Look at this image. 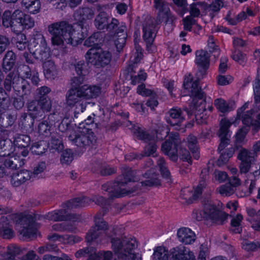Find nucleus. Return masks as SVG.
<instances>
[{"label":"nucleus","mask_w":260,"mask_h":260,"mask_svg":"<svg viewBox=\"0 0 260 260\" xmlns=\"http://www.w3.org/2000/svg\"><path fill=\"white\" fill-rule=\"evenodd\" d=\"M254 103L256 105L260 102V69H258L257 76L253 85Z\"/></svg>","instance_id":"48"},{"label":"nucleus","mask_w":260,"mask_h":260,"mask_svg":"<svg viewBox=\"0 0 260 260\" xmlns=\"http://www.w3.org/2000/svg\"><path fill=\"white\" fill-rule=\"evenodd\" d=\"M50 144L51 149L58 152L61 151L64 147L61 138L57 134L51 135Z\"/></svg>","instance_id":"41"},{"label":"nucleus","mask_w":260,"mask_h":260,"mask_svg":"<svg viewBox=\"0 0 260 260\" xmlns=\"http://www.w3.org/2000/svg\"><path fill=\"white\" fill-rule=\"evenodd\" d=\"M43 63L45 77L49 80L54 79L57 76L58 70L54 61L49 59Z\"/></svg>","instance_id":"27"},{"label":"nucleus","mask_w":260,"mask_h":260,"mask_svg":"<svg viewBox=\"0 0 260 260\" xmlns=\"http://www.w3.org/2000/svg\"><path fill=\"white\" fill-rule=\"evenodd\" d=\"M148 144L145 147L143 154L141 155H137L136 154H132L127 155L125 156V159L131 161L133 159H141L143 156H149L153 155L156 151L157 146L155 144L154 138L148 143Z\"/></svg>","instance_id":"20"},{"label":"nucleus","mask_w":260,"mask_h":260,"mask_svg":"<svg viewBox=\"0 0 260 260\" xmlns=\"http://www.w3.org/2000/svg\"><path fill=\"white\" fill-rule=\"evenodd\" d=\"M193 78L191 75H188L185 77L183 82V87L185 89H190V96L193 98L192 103L189 106V108L184 107L183 110L185 111L188 116L192 115L194 112V110L199 111L201 110H205L204 103L205 102V95L199 86V81L196 80L193 81Z\"/></svg>","instance_id":"6"},{"label":"nucleus","mask_w":260,"mask_h":260,"mask_svg":"<svg viewBox=\"0 0 260 260\" xmlns=\"http://www.w3.org/2000/svg\"><path fill=\"white\" fill-rule=\"evenodd\" d=\"M32 116L27 115L26 113H24L21 115L20 123L26 131H32L34 128L35 119Z\"/></svg>","instance_id":"39"},{"label":"nucleus","mask_w":260,"mask_h":260,"mask_svg":"<svg viewBox=\"0 0 260 260\" xmlns=\"http://www.w3.org/2000/svg\"><path fill=\"white\" fill-rule=\"evenodd\" d=\"M84 60H80L76 62L74 64V68L75 71L77 74V75H83L85 76L87 73V64Z\"/></svg>","instance_id":"53"},{"label":"nucleus","mask_w":260,"mask_h":260,"mask_svg":"<svg viewBox=\"0 0 260 260\" xmlns=\"http://www.w3.org/2000/svg\"><path fill=\"white\" fill-rule=\"evenodd\" d=\"M17 35L15 38L16 47L20 51L24 50L28 46V42L26 36L22 33H17Z\"/></svg>","instance_id":"49"},{"label":"nucleus","mask_w":260,"mask_h":260,"mask_svg":"<svg viewBox=\"0 0 260 260\" xmlns=\"http://www.w3.org/2000/svg\"><path fill=\"white\" fill-rule=\"evenodd\" d=\"M16 56L12 50L8 51L3 59L2 67L4 72L11 71L15 64Z\"/></svg>","instance_id":"25"},{"label":"nucleus","mask_w":260,"mask_h":260,"mask_svg":"<svg viewBox=\"0 0 260 260\" xmlns=\"http://www.w3.org/2000/svg\"><path fill=\"white\" fill-rule=\"evenodd\" d=\"M51 127V126L49 125L46 120H43L38 125V132L41 135L47 137L50 134Z\"/></svg>","instance_id":"62"},{"label":"nucleus","mask_w":260,"mask_h":260,"mask_svg":"<svg viewBox=\"0 0 260 260\" xmlns=\"http://www.w3.org/2000/svg\"><path fill=\"white\" fill-rule=\"evenodd\" d=\"M135 49L134 58L132 57L131 58L126 68L127 74L131 77V83L134 85L145 80L147 77L146 73L141 68H139L138 66L143 56L142 49L139 45L136 44Z\"/></svg>","instance_id":"7"},{"label":"nucleus","mask_w":260,"mask_h":260,"mask_svg":"<svg viewBox=\"0 0 260 260\" xmlns=\"http://www.w3.org/2000/svg\"><path fill=\"white\" fill-rule=\"evenodd\" d=\"M31 173L27 170H21L13 173L11 176V183L14 186H19L30 179Z\"/></svg>","instance_id":"22"},{"label":"nucleus","mask_w":260,"mask_h":260,"mask_svg":"<svg viewBox=\"0 0 260 260\" xmlns=\"http://www.w3.org/2000/svg\"><path fill=\"white\" fill-rule=\"evenodd\" d=\"M135 134L139 139L146 143L154 138V136L150 135L146 131L139 127L136 129Z\"/></svg>","instance_id":"59"},{"label":"nucleus","mask_w":260,"mask_h":260,"mask_svg":"<svg viewBox=\"0 0 260 260\" xmlns=\"http://www.w3.org/2000/svg\"><path fill=\"white\" fill-rule=\"evenodd\" d=\"M204 3L201 2L193 3L189 6V12L190 16L192 17H198L200 15V8H202Z\"/></svg>","instance_id":"57"},{"label":"nucleus","mask_w":260,"mask_h":260,"mask_svg":"<svg viewBox=\"0 0 260 260\" xmlns=\"http://www.w3.org/2000/svg\"><path fill=\"white\" fill-rule=\"evenodd\" d=\"M171 260H196L191 251L180 245L170 249Z\"/></svg>","instance_id":"16"},{"label":"nucleus","mask_w":260,"mask_h":260,"mask_svg":"<svg viewBox=\"0 0 260 260\" xmlns=\"http://www.w3.org/2000/svg\"><path fill=\"white\" fill-rule=\"evenodd\" d=\"M243 219V216L241 214H238L235 217L231 220L232 230L235 233H240L242 229L240 227L241 222Z\"/></svg>","instance_id":"54"},{"label":"nucleus","mask_w":260,"mask_h":260,"mask_svg":"<svg viewBox=\"0 0 260 260\" xmlns=\"http://www.w3.org/2000/svg\"><path fill=\"white\" fill-rule=\"evenodd\" d=\"M121 25L119 26V23L117 19L112 18L109 21L105 29L109 31L111 35H118V29Z\"/></svg>","instance_id":"47"},{"label":"nucleus","mask_w":260,"mask_h":260,"mask_svg":"<svg viewBox=\"0 0 260 260\" xmlns=\"http://www.w3.org/2000/svg\"><path fill=\"white\" fill-rule=\"evenodd\" d=\"M76 13L79 17L78 22H82L84 25H87L86 20L91 19L94 15V10L89 7L79 8Z\"/></svg>","instance_id":"33"},{"label":"nucleus","mask_w":260,"mask_h":260,"mask_svg":"<svg viewBox=\"0 0 260 260\" xmlns=\"http://www.w3.org/2000/svg\"><path fill=\"white\" fill-rule=\"evenodd\" d=\"M21 5L28 12L32 14L38 13L41 8L39 0H22Z\"/></svg>","instance_id":"35"},{"label":"nucleus","mask_w":260,"mask_h":260,"mask_svg":"<svg viewBox=\"0 0 260 260\" xmlns=\"http://www.w3.org/2000/svg\"><path fill=\"white\" fill-rule=\"evenodd\" d=\"M87 25L77 22L72 26L67 21H60L48 26L53 45L64 46L66 44L76 46L87 36Z\"/></svg>","instance_id":"1"},{"label":"nucleus","mask_w":260,"mask_h":260,"mask_svg":"<svg viewBox=\"0 0 260 260\" xmlns=\"http://www.w3.org/2000/svg\"><path fill=\"white\" fill-rule=\"evenodd\" d=\"M46 218L55 221H65L72 218L67 209H60L49 212L46 215Z\"/></svg>","instance_id":"28"},{"label":"nucleus","mask_w":260,"mask_h":260,"mask_svg":"<svg viewBox=\"0 0 260 260\" xmlns=\"http://www.w3.org/2000/svg\"><path fill=\"white\" fill-rule=\"evenodd\" d=\"M33 44L35 50L32 55L42 63L49 60L51 56L50 49L47 46V42L43 35L41 33H37L34 36Z\"/></svg>","instance_id":"10"},{"label":"nucleus","mask_w":260,"mask_h":260,"mask_svg":"<svg viewBox=\"0 0 260 260\" xmlns=\"http://www.w3.org/2000/svg\"><path fill=\"white\" fill-rule=\"evenodd\" d=\"M239 152L238 158L241 161H252L255 158L252 151L238 146Z\"/></svg>","instance_id":"46"},{"label":"nucleus","mask_w":260,"mask_h":260,"mask_svg":"<svg viewBox=\"0 0 260 260\" xmlns=\"http://www.w3.org/2000/svg\"><path fill=\"white\" fill-rule=\"evenodd\" d=\"M17 226L19 227V232L25 239L35 238L37 229L34 217L30 215H27L21 217L18 222Z\"/></svg>","instance_id":"12"},{"label":"nucleus","mask_w":260,"mask_h":260,"mask_svg":"<svg viewBox=\"0 0 260 260\" xmlns=\"http://www.w3.org/2000/svg\"><path fill=\"white\" fill-rule=\"evenodd\" d=\"M101 32H95L87 38L84 42V45L88 47H95L99 46V43L102 40Z\"/></svg>","instance_id":"43"},{"label":"nucleus","mask_w":260,"mask_h":260,"mask_svg":"<svg viewBox=\"0 0 260 260\" xmlns=\"http://www.w3.org/2000/svg\"><path fill=\"white\" fill-rule=\"evenodd\" d=\"M118 35H115V45L117 48V50L120 52L123 48L125 43V39L126 38V27L124 25L121 26L118 29Z\"/></svg>","instance_id":"34"},{"label":"nucleus","mask_w":260,"mask_h":260,"mask_svg":"<svg viewBox=\"0 0 260 260\" xmlns=\"http://www.w3.org/2000/svg\"><path fill=\"white\" fill-rule=\"evenodd\" d=\"M236 190L230 183H226L217 188V191L223 197L230 196Z\"/></svg>","instance_id":"50"},{"label":"nucleus","mask_w":260,"mask_h":260,"mask_svg":"<svg viewBox=\"0 0 260 260\" xmlns=\"http://www.w3.org/2000/svg\"><path fill=\"white\" fill-rule=\"evenodd\" d=\"M7 92L2 87H0V108L4 111L7 110L10 105V99Z\"/></svg>","instance_id":"44"},{"label":"nucleus","mask_w":260,"mask_h":260,"mask_svg":"<svg viewBox=\"0 0 260 260\" xmlns=\"http://www.w3.org/2000/svg\"><path fill=\"white\" fill-rule=\"evenodd\" d=\"M231 124L229 120L225 119H222L220 121V127L218 133L220 139V143L218 147V150L220 151L222 150L230 143V135L229 128Z\"/></svg>","instance_id":"17"},{"label":"nucleus","mask_w":260,"mask_h":260,"mask_svg":"<svg viewBox=\"0 0 260 260\" xmlns=\"http://www.w3.org/2000/svg\"><path fill=\"white\" fill-rule=\"evenodd\" d=\"M30 137L26 135H19L15 138L14 143L18 148H26L29 145Z\"/></svg>","instance_id":"45"},{"label":"nucleus","mask_w":260,"mask_h":260,"mask_svg":"<svg viewBox=\"0 0 260 260\" xmlns=\"http://www.w3.org/2000/svg\"><path fill=\"white\" fill-rule=\"evenodd\" d=\"M73 159V154L71 149H67L63 151L60 157V162L62 164L69 165Z\"/></svg>","instance_id":"64"},{"label":"nucleus","mask_w":260,"mask_h":260,"mask_svg":"<svg viewBox=\"0 0 260 260\" xmlns=\"http://www.w3.org/2000/svg\"><path fill=\"white\" fill-rule=\"evenodd\" d=\"M69 140L80 148L89 147L95 142V137L92 132L70 135L69 136Z\"/></svg>","instance_id":"15"},{"label":"nucleus","mask_w":260,"mask_h":260,"mask_svg":"<svg viewBox=\"0 0 260 260\" xmlns=\"http://www.w3.org/2000/svg\"><path fill=\"white\" fill-rule=\"evenodd\" d=\"M167 122L172 126L181 127L185 121V116L180 108L177 107L171 109L168 112Z\"/></svg>","instance_id":"18"},{"label":"nucleus","mask_w":260,"mask_h":260,"mask_svg":"<svg viewBox=\"0 0 260 260\" xmlns=\"http://www.w3.org/2000/svg\"><path fill=\"white\" fill-rule=\"evenodd\" d=\"M122 175L114 182H107L102 185L103 191H109L110 198H120L129 194L138 189L137 186H131V183L138 181L136 171L127 167L121 168Z\"/></svg>","instance_id":"3"},{"label":"nucleus","mask_w":260,"mask_h":260,"mask_svg":"<svg viewBox=\"0 0 260 260\" xmlns=\"http://www.w3.org/2000/svg\"><path fill=\"white\" fill-rule=\"evenodd\" d=\"M203 213V214L201 212L196 213V218L198 221H201L203 219L211 220L218 224H223L226 221L229 216L228 214L218 210L211 201H207V203H205Z\"/></svg>","instance_id":"8"},{"label":"nucleus","mask_w":260,"mask_h":260,"mask_svg":"<svg viewBox=\"0 0 260 260\" xmlns=\"http://www.w3.org/2000/svg\"><path fill=\"white\" fill-rule=\"evenodd\" d=\"M214 104L221 112L225 113L231 110L227 103L222 99H217L214 101Z\"/></svg>","instance_id":"61"},{"label":"nucleus","mask_w":260,"mask_h":260,"mask_svg":"<svg viewBox=\"0 0 260 260\" xmlns=\"http://www.w3.org/2000/svg\"><path fill=\"white\" fill-rule=\"evenodd\" d=\"M28 114L36 119H39L43 117L44 113L38 104V101L34 99L27 103Z\"/></svg>","instance_id":"26"},{"label":"nucleus","mask_w":260,"mask_h":260,"mask_svg":"<svg viewBox=\"0 0 260 260\" xmlns=\"http://www.w3.org/2000/svg\"><path fill=\"white\" fill-rule=\"evenodd\" d=\"M154 7L158 10L156 19L147 16L142 24V38L146 43L147 50L150 53L155 50L153 42L157 33L156 25L164 21L166 23L173 21L168 6L164 0H154Z\"/></svg>","instance_id":"2"},{"label":"nucleus","mask_w":260,"mask_h":260,"mask_svg":"<svg viewBox=\"0 0 260 260\" xmlns=\"http://www.w3.org/2000/svg\"><path fill=\"white\" fill-rule=\"evenodd\" d=\"M157 166L159 167V170L163 177L167 179H170V172L166 166V161L163 157H160L157 161Z\"/></svg>","instance_id":"52"},{"label":"nucleus","mask_w":260,"mask_h":260,"mask_svg":"<svg viewBox=\"0 0 260 260\" xmlns=\"http://www.w3.org/2000/svg\"><path fill=\"white\" fill-rule=\"evenodd\" d=\"M85 76L83 75H78L77 76L74 77L71 79V89L77 90L81 89L83 92L99 95L101 93V88L99 86L88 84L83 85L85 81Z\"/></svg>","instance_id":"14"},{"label":"nucleus","mask_w":260,"mask_h":260,"mask_svg":"<svg viewBox=\"0 0 260 260\" xmlns=\"http://www.w3.org/2000/svg\"><path fill=\"white\" fill-rule=\"evenodd\" d=\"M26 161V159L22 157L18 154H14L6 158L4 162V166L13 170L22 167Z\"/></svg>","instance_id":"21"},{"label":"nucleus","mask_w":260,"mask_h":260,"mask_svg":"<svg viewBox=\"0 0 260 260\" xmlns=\"http://www.w3.org/2000/svg\"><path fill=\"white\" fill-rule=\"evenodd\" d=\"M188 147L192 154L193 158L198 159L200 157L199 152V145L196 137L190 135L187 138Z\"/></svg>","instance_id":"38"},{"label":"nucleus","mask_w":260,"mask_h":260,"mask_svg":"<svg viewBox=\"0 0 260 260\" xmlns=\"http://www.w3.org/2000/svg\"><path fill=\"white\" fill-rule=\"evenodd\" d=\"M110 20V17L105 12H101L97 15L94 20V24L95 27L100 30L105 29V28Z\"/></svg>","instance_id":"32"},{"label":"nucleus","mask_w":260,"mask_h":260,"mask_svg":"<svg viewBox=\"0 0 260 260\" xmlns=\"http://www.w3.org/2000/svg\"><path fill=\"white\" fill-rule=\"evenodd\" d=\"M196 63L204 70H206L210 64V54L206 51L198 50L196 52Z\"/></svg>","instance_id":"24"},{"label":"nucleus","mask_w":260,"mask_h":260,"mask_svg":"<svg viewBox=\"0 0 260 260\" xmlns=\"http://www.w3.org/2000/svg\"><path fill=\"white\" fill-rule=\"evenodd\" d=\"M90 202V199L86 197H83L76 198L69 200L65 203L64 205L68 209L78 207H84L89 205Z\"/></svg>","instance_id":"30"},{"label":"nucleus","mask_w":260,"mask_h":260,"mask_svg":"<svg viewBox=\"0 0 260 260\" xmlns=\"http://www.w3.org/2000/svg\"><path fill=\"white\" fill-rule=\"evenodd\" d=\"M171 259L170 250L162 246H158L154 249L152 255L153 260H168L169 256ZM171 260V259H170Z\"/></svg>","instance_id":"37"},{"label":"nucleus","mask_w":260,"mask_h":260,"mask_svg":"<svg viewBox=\"0 0 260 260\" xmlns=\"http://www.w3.org/2000/svg\"><path fill=\"white\" fill-rule=\"evenodd\" d=\"M13 151V144L9 139L0 140V156H7Z\"/></svg>","instance_id":"40"},{"label":"nucleus","mask_w":260,"mask_h":260,"mask_svg":"<svg viewBox=\"0 0 260 260\" xmlns=\"http://www.w3.org/2000/svg\"><path fill=\"white\" fill-rule=\"evenodd\" d=\"M85 57L88 63L96 68H101L110 62L112 55L109 51L104 50L100 46H96L90 48L86 53Z\"/></svg>","instance_id":"9"},{"label":"nucleus","mask_w":260,"mask_h":260,"mask_svg":"<svg viewBox=\"0 0 260 260\" xmlns=\"http://www.w3.org/2000/svg\"><path fill=\"white\" fill-rule=\"evenodd\" d=\"M181 140L177 133H171L167 139L161 145V150L173 161L176 162L178 158V149Z\"/></svg>","instance_id":"11"},{"label":"nucleus","mask_w":260,"mask_h":260,"mask_svg":"<svg viewBox=\"0 0 260 260\" xmlns=\"http://www.w3.org/2000/svg\"><path fill=\"white\" fill-rule=\"evenodd\" d=\"M41 109L42 110L43 113L45 112H49L52 109V102L50 98H45L41 100H36Z\"/></svg>","instance_id":"55"},{"label":"nucleus","mask_w":260,"mask_h":260,"mask_svg":"<svg viewBox=\"0 0 260 260\" xmlns=\"http://www.w3.org/2000/svg\"><path fill=\"white\" fill-rule=\"evenodd\" d=\"M19 81V76L16 72H10L5 78L3 82L4 89L10 92L12 88L14 89L15 84Z\"/></svg>","instance_id":"31"},{"label":"nucleus","mask_w":260,"mask_h":260,"mask_svg":"<svg viewBox=\"0 0 260 260\" xmlns=\"http://www.w3.org/2000/svg\"><path fill=\"white\" fill-rule=\"evenodd\" d=\"M257 112V110H255L254 109H251V110L247 111L246 113L244 114H241V116L240 118L238 117L239 119H242L243 123L246 125L245 127H249V126L252 124L253 121L251 119V116L253 114V112Z\"/></svg>","instance_id":"60"},{"label":"nucleus","mask_w":260,"mask_h":260,"mask_svg":"<svg viewBox=\"0 0 260 260\" xmlns=\"http://www.w3.org/2000/svg\"><path fill=\"white\" fill-rule=\"evenodd\" d=\"M48 148V144L44 141H40L34 143L31 147V150L32 153L36 155H41L45 153Z\"/></svg>","instance_id":"42"},{"label":"nucleus","mask_w":260,"mask_h":260,"mask_svg":"<svg viewBox=\"0 0 260 260\" xmlns=\"http://www.w3.org/2000/svg\"><path fill=\"white\" fill-rule=\"evenodd\" d=\"M117 227L116 226H111L105 232V235L111 238V242L114 251L120 260H134V250L138 246L136 240L126 237L113 238L117 235Z\"/></svg>","instance_id":"4"},{"label":"nucleus","mask_w":260,"mask_h":260,"mask_svg":"<svg viewBox=\"0 0 260 260\" xmlns=\"http://www.w3.org/2000/svg\"><path fill=\"white\" fill-rule=\"evenodd\" d=\"M0 225L2 226V237L10 239L14 237V232L10 224L8 217L2 216L0 219Z\"/></svg>","instance_id":"29"},{"label":"nucleus","mask_w":260,"mask_h":260,"mask_svg":"<svg viewBox=\"0 0 260 260\" xmlns=\"http://www.w3.org/2000/svg\"><path fill=\"white\" fill-rule=\"evenodd\" d=\"M99 95L83 92L81 90L69 89L66 94V105L67 107L73 108L74 106L82 101L81 99L89 100L95 98Z\"/></svg>","instance_id":"13"},{"label":"nucleus","mask_w":260,"mask_h":260,"mask_svg":"<svg viewBox=\"0 0 260 260\" xmlns=\"http://www.w3.org/2000/svg\"><path fill=\"white\" fill-rule=\"evenodd\" d=\"M144 177L147 178V180L141 182L142 185L153 186L160 184L159 174L156 173L155 169L153 168H151L149 171H147L144 174Z\"/></svg>","instance_id":"23"},{"label":"nucleus","mask_w":260,"mask_h":260,"mask_svg":"<svg viewBox=\"0 0 260 260\" xmlns=\"http://www.w3.org/2000/svg\"><path fill=\"white\" fill-rule=\"evenodd\" d=\"M249 128L248 127L244 126L240 129L236 134V147L237 149H238V144H241L245 138L246 134L249 131Z\"/></svg>","instance_id":"63"},{"label":"nucleus","mask_w":260,"mask_h":260,"mask_svg":"<svg viewBox=\"0 0 260 260\" xmlns=\"http://www.w3.org/2000/svg\"><path fill=\"white\" fill-rule=\"evenodd\" d=\"M51 91V89L46 86H43L38 88L36 91L35 100H41L49 98L48 94Z\"/></svg>","instance_id":"56"},{"label":"nucleus","mask_w":260,"mask_h":260,"mask_svg":"<svg viewBox=\"0 0 260 260\" xmlns=\"http://www.w3.org/2000/svg\"><path fill=\"white\" fill-rule=\"evenodd\" d=\"M177 237L180 242L185 245L192 244L196 239L195 233L191 229L185 227L178 230Z\"/></svg>","instance_id":"19"},{"label":"nucleus","mask_w":260,"mask_h":260,"mask_svg":"<svg viewBox=\"0 0 260 260\" xmlns=\"http://www.w3.org/2000/svg\"><path fill=\"white\" fill-rule=\"evenodd\" d=\"M235 151V149L231 147L226 149L224 152L221 153L220 157L218 159V164L219 166H222L226 163L229 158L231 157Z\"/></svg>","instance_id":"51"},{"label":"nucleus","mask_w":260,"mask_h":260,"mask_svg":"<svg viewBox=\"0 0 260 260\" xmlns=\"http://www.w3.org/2000/svg\"><path fill=\"white\" fill-rule=\"evenodd\" d=\"M14 89L18 92L21 91L22 95L23 96L30 93L31 86L27 81L22 78L20 79L19 77V81H17V83L15 84Z\"/></svg>","instance_id":"36"},{"label":"nucleus","mask_w":260,"mask_h":260,"mask_svg":"<svg viewBox=\"0 0 260 260\" xmlns=\"http://www.w3.org/2000/svg\"><path fill=\"white\" fill-rule=\"evenodd\" d=\"M34 20L29 15L19 10H15L12 14L10 11H6L2 16V24L6 27H10L15 33L20 32L23 29H29L34 26Z\"/></svg>","instance_id":"5"},{"label":"nucleus","mask_w":260,"mask_h":260,"mask_svg":"<svg viewBox=\"0 0 260 260\" xmlns=\"http://www.w3.org/2000/svg\"><path fill=\"white\" fill-rule=\"evenodd\" d=\"M102 233L97 228L92 226L86 234V240L87 242H91L98 239Z\"/></svg>","instance_id":"58"}]
</instances>
